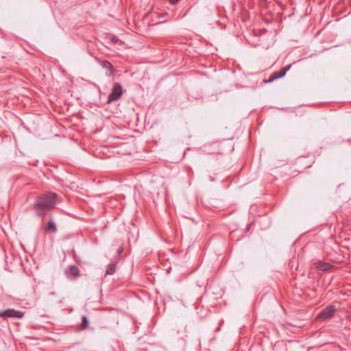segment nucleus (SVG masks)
I'll list each match as a JSON object with an SVG mask.
<instances>
[{"label": "nucleus", "instance_id": "1", "mask_svg": "<svg viewBox=\"0 0 351 351\" xmlns=\"http://www.w3.org/2000/svg\"><path fill=\"white\" fill-rule=\"evenodd\" d=\"M59 201L58 195L53 192H47L38 196L34 204L33 210L37 217H44L53 208Z\"/></svg>", "mask_w": 351, "mask_h": 351}, {"label": "nucleus", "instance_id": "2", "mask_svg": "<svg viewBox=\"0 0 351 351\" xmlns=\"http://www.w3.org/2000/svg\"><path fill=\"white\" fill-rule=\"evenodd\" d=\"M123 95L122 86L118 84L114 83L111 93L109 95L108 98V103L119 99Z\"/></svg>", "mask_w": 351, "mask_h": 351}, {"label": "nucleus", "instance_id": "3", "mask_svg": "<svg viewBox=\"0 0 351 351\" xmlns=\"http://www.w3.org/2000/svg\"><path fill=\"white\" fill-rule=\"evenodd\" d=\"M336 308L333 305L326 306L318 315V318L322 320H326L334 316Z\"/></svg>", "mask_w": 351, "mask_h": 351}, {"label": "nucleus", "instance_id": "4", "mask_svg": "<svg viewBox=\"0 0 351 351\" xmlns=\"http://www.w3.org/2000/svg\"><path fill=\"white\" fill-rule=\"evenodd\" d=\"M23 316V312L20 311H16L13 308H8L5 311H0V317L3 318H22Z\"/></svg>", "mask_w": 351, "mask_h": 351}, {"label": "nucleus", "instance_id": "5", "mask_svg": "<svg viewBox=\"0 0 351 351\" xmlns=\"http://www.w3.org/2000/svg\"><path fill=\"white\" fill-rule=\"evenodd\" d=\"M291 64H289L288 66L282 68L279 72H274L273 73L269 80L266 81L267 83H270L273 82L275 80H277L278 78H281L284 77L286 75V73L291 69Z\"/></svg>", "mask_w": 351, "mask_h": 351}, {"label": "nucleus", "instance_id": "6", "mask_svg": "<svg viewBox=\"0 0 351 351\" xmlns=\"http://www.w3.org/2000/svg\"><path fill=\"white\" fill-rule=\"evenodd\" d=\"M315 267L320 271H327L330 269L331 265L329 263L319 261L315 263Z\"/></svg>", "mask_w": 351, "mask_h": 351}, {"label": "nucleus", "instance_id": "7", "mask_svg": "<svg viewBox=\"0 0 351 351\" xmlns=\"http://www.w3.org/2000/svg\"><path fill=\"white\" fill-rule=\"evenodd\" d=\"M45 230L46 232H57V227L55 223V222L52 220H50L47 222L46 224V226L45 228Z\"/></svg>", "mask_w": 351, "mask_h": 351}, {"label": "nucleus", "instance_id": "8", "mask_svg": "<svg viewBox=\"0 0 351 351\" xmlns=\"http://www.w3.org/2000/svg\"><path fill=\"white\" fill-rule=\"evenodd\" d=\"M69 271L71 275L73 276H78L80 275V270L75 265H71L69 267Z\"/></svg>", "mask_w": 351, "mask_h": 351}, {"label": "nucleus", "instance_id": "9", "mask_svg": "<svg viewBox=\"0 0 351 351\" xmlns=\"http://www.w3.org/2000/svg\"><path fill=\"white\" fill-rule=\"evenodd\" d=\"M116 269V264L115 263H111L109 264L107 267L106 274V275H112L115 272Z\"/></svg>", "mask_w": 351, "mask_h": 351}, {"label": "nucleus", "instance_id": "10", "mask_svg": "<svg viewBox=\"0 0 351 351\" xmlns=\"http://www.w3.org/2000/svg\"><path fill=\"white\" fill-rule=\"evenodd\" d=\"M88 326V321L86 316L82 317L81 326L82 329H86Z\"/></svg>", "mask_w": 351, "mask_h": 351}, {"label": "nucleus", "instance_id": "11", "mask_svg": "<svg viewBox=\"0 0 351 351\" xmlns=\"http://www.w3.org/2000/svg\"><path fill=\"white\" fill-rule=\"evenodd\" d=\"M103 66L105 68L112 69V66L110 62L108 61H105L103 62Z\"/></svg>", "mask_w": 351, "mask_h": 351}, {"label": "nucleus", "instance_id": "12", "mask_svg": "<svg viewBox=\"0 0 351 351\" xmlns=\"http://www.w3.org/2000/svg\"><path fill=\"white\" fill-rule=\"evenodd\" d=\"M169 1L171 4L175 5L179 1V0H169Z\"/></svg>", "mask_w": 351, "mask_h": 351}, {"label": "nucleus", "instance_id": "13", "mask_svg": "<svg viewBox=\"0 0 351 351\" xmlns=\"http://www.w3.org/2000/svg\"><path fill=\"white\" fill-rule=\"evenodd\" d=\"M162 22H160V23H157L156 25H160L161 24Z\"/></svg>", "mask_w": 351, "mask_h": 351}]
</instances>
